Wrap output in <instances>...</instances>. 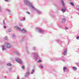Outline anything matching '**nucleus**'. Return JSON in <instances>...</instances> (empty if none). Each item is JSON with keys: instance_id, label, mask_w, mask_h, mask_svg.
I'll use <instances>...</instances> for the list:
<instances>
[{"instance_id": "f257e3e1", "label": "nucleus", "mask_w": 79, "mask_h": 79, "mask_svg": "<svg viewBox=\"0 0 79 79\" xmlns=\"http://www.w3.org/2000/svg\"><path fill=\"white\" fill-rule=\"evenodd\" d=\"M24 4L27 5V6H28V7H30L34 11H36L38 14H41L42 12L40 11L39 10H38V9H36V8H35L34 6L32 4V3H30L29 2V0H24Z\"/></svg>"}, {"instance_id": "f03ea898", "label": "nucleus", "mask_w": 79, "mask_h": 79, "mask_svg": "<svg viewBox=\"0 0 79 79\" xmlns=\"http://www.w3.org/2000/svg\"><path fill=\"white\" fill-rule=\"evenodd\" d=\"M15 29H17L19 31H22L23 33H24L26 32V30L25 28H23L22 29H21V28H19V27H17V26H15Z\"/></svg>"}, {"instance_id": "7ed1b4c3", "label": "nucleus", "mask_w": 79, "mask_h": 79, "mask_svg": "<svg viewBox=\"0 0 79 79\" xmlns=\"http://www.w3.org/2000/svg\"><path fill=\"white\" fill-rule=\"evenodd\" d=\"M32 54L35 56V60L36 61L37 60V59L39 57V56L38 55V53L37 52H33Z\"/></svg>"}, {"instance_id": "20e7f679", "label": "nucleus", "mask_w": 79, "mask_h": 79, "mask_svg": "<svg viewBox=\"0 0 79 79\" xmlns=\"http://www.w3.org/2000/svg\"><path fill=\"white\" fill-rule=\"evenodd\" d=\"M61 3L63 6L64 7V9H62L61 11H62V12H64V13L66 11V8H65V7H64V1H63V0H62L61 1Z\"/></svg>"}, {"instance_id": "39448f33", "label": "nucleus", "mask_w": 79, "mask_h": 79, "mask_svg": "<svg viewBox=\"0 0 79 79\" xmlns=\"http://www.w3.org/2000/svg\"><path fill=\"white\" fill-rule=\"evenodd\" d=\"M4 45L7 48H10L11 47V45L9 43H4Z\"/></svg>"}, {"instance_id": "423d86ee", "label": "nucleus", "mask_w": 79, "mask_h": 79, "mask_svg": "<svg viewBox=\"0 0 79 79\" xmlns=\"http://www.w3.org/2000/svg\"><path fill=\"white\" fill-rule=\"evenodd\" d=\"M35 30L38 32H39V33H41V34H43L44 32V31L39 29L38 27H36L35 28Z\"/></svg>"}, {"instance_id": "0eeeda50", "label": "nucleus", "mask_w": 79, "mask_h": 79, "mask_svg": "<svg viewBox=\"0 0 79 79\" xmlns=\"http://www.w3.org/2000/svg\"><path fill=\"white\" fill-rule=\"evenodd\" d=\"M15 60L16 61L19 63H20V64H22L23 63V62L21 60V59L19 58H15Z\"/></svg>"}, {"instance_id": "6e6552de", "label": "nucleus", "mask_w": 79, "mask_h": 79, "mask_svg": "<svg viewBox=\"0 0 79 79\" xmlns=\"http://www.w3.org/2000/svg\"><path fill=\"white\" fill-rule=\"evenodd\" d=\"M2 51H4L5 50H6V47H5V45H3L2 46Z\"/></svg>"}, {"instance_id": "1a4fd4ad", "label": "nucleus", "mask_w": 79, "mask_h": 79, "mask_svg": "<svg viewBox=\"0 0 79 79\" xmlns=\"http://www.w3.org/2000/svg\"><path fill=\"white\" fill-rule=\"evenodd\" d=\"M63 70L64 72H66L68 71V69L66 67H64L63 68Z\"/></svg>"}, {"instance_id": "9d476101", "label": "nucleus", "mask_w": 79, "mask_h": 79, "mask_svg": "<svg viewBox=\"0 0 79 79\" xmlns=\"http://www.w3.org/2000/svg\"><path fill=\"white\" fill-rule=\"evenodd\" d=\"M66 19L64 18L62 19V21L63 23H64L66 22Z\"/></svg>"}, {"instance_id": "9b49d317", "label": "nucleus", "mask_w": 79, "mask_h": 79, "mask_svg": "<svg viewBox=\"0 0 79 79\" xmlns=\"http://www.w3.org/2000/svg\"><path fill=\"white\" fill-rule=\"evenodd\" d=\"M29 72H27L26 73V74L25 75V77H28V76H29Z\"/></svg>"}, {"instance_id": "f8f14e48", "label": "nucleus", "mask_w": 79, "mask_h": 79, "mask_svg": "<svg viewBox=\"0 0 79 79\" xmlns=\"http://www.w3.org/2000/svg\"><path fill=\"white\" fill-rule=\"evenodd\" d=\"M68 51H67V49H65L64 51V52L63 53V55H66V53H67Z\"/></svg>"}, {"instance_id": "ddd939ff", "label": "nucleus", "mask_w": 79, "mask_h": 79, "mask_svg": "<svg viewBox=\"0 0 79 79\" xmlns=\"http://www.w3.org/2000/svg\"><path fill=\"white\" fill-rule=\"evenodd\" d=\"M34 71H35L34 69H32V71L31 72V74H32L34 73Z\"/></svg>"}, {"instance_id": "4468645a", "label": "nucleus", "mask_w": 79, "mask_h": 79, "mask_svg": "<svg viewBox=\"0 0 79 79\" xmlns=\"http://www.w3.org/2000/svg\"><path fill=\"white\" fill-rule=\"evenodd\" d=\"M6 65L8 66H11V64L10 63H8L6 64Z\"/></svg>"}, {"instance_id": "2eb2a0df", "label": "nucleus", "mask_w": 79, "mask_h": 79, "mask_svg": "<svg viewBox=\"0 0 79 79\" xmlns=\"http://www.w3.org/2000/svg\"><path fill=\"white\" fill-rule=\"evenodd\" d=\"M73 68L74 71H76L77 70V68L76 67H73Z\"/></svg>"}, {"instance_id": "dca6fc26", "label": "nucleus", "mask_w": 79, "mask_h": 79, "mask_svg": "<svg viewBox=\"0 0 79 79\" xmlns=\"http://www.w3.org/2000/svg\"><path fill=\"white\" fill-rule=\"evenodd\" d=\"M70 4L71 5H72V6H74V3H73V2H71L70 3Z\"/></svg>"}, {"instance_id": "f3484780", "label": "nucleus", "mask_w": 79, "mask_h": 79, "mask_svg": "<svg viewBox=\"0 0 79 79\" xmlns=\"http://www.w3.org/2000/svg\"><path fill=\"white\" fill-rule=\"evenodd\" d=\"M37 63H41L42 61L40 59H39V60L37 61Z\"/></svg>"}, {"instance_id": "a211bd4d", "label": "nucleus", "mask_w": 79, "mask_h": 79, "mask_svg": "<svg viewBox=\"0 0 79 79\" xmlns=\"http://www.w3.org/2000/svg\"><path fill=\"white\" fill-rule=\"evenodd\" d=\"M8 31L9 32H10L11 31V30L10 29H8Z\"/></svg>"}, {"instance_id": "6ab92c4d", "label": "nucleus", "mask_w": 79, "mask_h": 79, "mask_svg": "<svg viewBox=\"0 0 79 79\" xmlns=\"http://www.w3.org/2000/svg\"><path fill=\"white\" fill-rule=\"evenodd\" d=\"M5 2H10V0H4Z\"/></svg>"}, {"instance_id": "aec40b11", "label": "nucleus", "mask_w": 79, "mask_h": 79, "mask_svg": "<svg viewBox=\"0 0 79 79\" xmlns=\"http://www.w3.org/2000/svg\"><path fill=\"white\" fill-rule=\"evenodd\" d=\"M5 40H8V38L7 36H6L4 38Z\"/></svg>"}, {"instance_id": "412c9836", "label": "nucleus", "mask_w": 79, "mask_h": 79, "mask_svg": "<svg viewBox=\"0 0 79 79\" xmlns=\"http://www.w3.org/2000/svg\"><path fill=\"white\" fill-rule=\"evenodd\" d=\"M21 21H24L25 20V17H23V19H21Z\"/></svg>"}, {"instance_id": "4be33fe9", "label": "nucleus", "mask_w": 79, "mask_h": 79, "mask_svg": "<svg viewBox=\"0 0 79 79\" xmlns=\"http://www.w3.org/2000/svg\"><path fill=\"white\" fill-rule=\"evenodd\" d=\"M12 38H15V35H12Z\"/></svg>"}, {"instance_id": "5701e85b", "label": "nucleus", "mask_w": 79, "mask_h": 79, "mask_svg": "<svg viewBox=\"0 0 79 79\" xmlns=\"http://www.w3.org/2000/svg\"><path fill=\"white\" fill-rule=\"evenodd\" d=\"M40 67L41 68H43V66H42L41 64H40Z\"/></svg>"}, {"instance_id": "b1692460", "label": "nucleus", "mask_w": 79, "mask_h": 79, "mask_svg": "<svg viewBox=\"0 0 79 79\" xmlns=\"http://www.w3.org/2000/svg\"><path fill=\"white\" fill-rule=\"evenodd\" d=\"M24 41V38H22V39L21 40V42H23Z\"/></svg>"}, {"instance_id": "393cba45", "label": "nucleus", "mask_w": 79, "mask_h": 79, "mask_svg": "<svg viewBox=\"0 0 79 79\" xmlns=\"http://www.w3.org/2000/svg\"><path fill=\"white\" fill-rule=\"evenodd\" d=\"M79 10V6H77L76 7Z\"/></svg>"}, {"instance_id": "a878e982", "label": "nucleus", "mask_w": 79, "mask_h": 79, "mask_svg": "<svg viewBox=\"0 0 79 79\" xmlns=\"http://www.w3.org/2000/svg\"><path fill=\"white\" fill-rule=\"evenodd\" d=\"M19 26H23V24L21 23H19Z\"/></svg>"}, {"instance_id": "bb28decb", "label": "nucleus", "mask_w": 79, "mask_h": 79, "mask_svg": "<svg viewBox=\"0 0 79 79\" xmlns=\"http://www.w3.org/2000/svg\"><path fill=\"white\" fill-rule=\"evenodd\" d=\"M22 68L23 69H24L25 68H24V66H23L22 67Z\"/></svg>"}, {"instance_id": "cd10ccee", "label": "nucleus", "mask_w": 79, "mask_h": 79, "mask_svg": "<svg viewBox=\"0 0 79 79\" xmlns=\"http://www.w3.org/2000/svg\"><path fill=\"white\" fill-rule=\"evenodd\" d=\"M33 50H34V51L35 50V47H33Z\"/></svg>"}, {"instance_id": "c85d7f7f", "label": "nucleus", "mask_w": 79, "mask_h": 79, "mask_svg": "<svg viewBox=\"0 0 79 79\" xmlns=\"http://www.w3.org/2000/svg\"><path fill=\"white\" fill-rule=\"evenodd\" d=\"M6 11H8L9 12H10V10L8 9H6Z\"/></svg>"}, {"instance_id": "c756f323", "label": "nucleus", "mask_w": 79, "mask_h": 79, "mask_svg": "<svg viewBox=\"0 0 79 79\" xmlns=\"http://www.w3.org/2000/svg\"><path fill=\"white\" fill-rule=\"evenodd\" d=\"M16 79H19V76H17Z\"/></svg>"}, {"instance_id": "7c9ffc66", "label": "nucleus", "mask_w": 79, "mask_h": 79, "mask_svg": "<svg viewBox=\"0 0 79 79\" xmlns=\"http://www.w3.org/2000/svg\"><path fill=\"white\" fill-rule=\"evenodd\" d=\"M76 39H77V40H79V36H77V37Z\"/></svg>"}, {"instance_id": "2f4dec72", "label": "nucleus", "mask_w": 79, "mask_h": 79, "mask_svg": "<svg viewBox=\"0 0 79 79\" xmlns=\"http://www.w3.org/2000/svg\"><path fill=\"white\" fill-rule=\"evenodd\" d=\"M26 52L27 53H28V54H29V51H28V50L27 49L26 50Z\"/></svg>"}, {"instance_id": "473e14b6", "label": "nucleus", "mask_w": 79, "mask_h": 79, "mask_svg": "<svg viewBox=\"0 0 79 79\" xmlns=\"http://www.w3.org/2000/svg\"><path fill=\"white\" fill-rule=\"evenodd\" d=\"M26 13H27V14H28V15H30V13H29V12H26Z\"/></svg>"}, {"instance_id": "72a5a7b5", "label": "nucleus", "mask_w": 79, "mask_h": 79, "mask_svg": "<svg viewBox=\"0 0 79 79\" xmlns=\"http://www.w3.org/2000/svg\"><path fill=\"white\" fill-rule=\"evenodd\" d=\"M11 68H10L9 69V71H10V72H11Z\"/></svg>"}, {"instance_id": "f704fd0d", "label": "nucleus", "mask_w": 79, "mask_h": 79, "mask_svg": "<svg viewBox=\"0 0 79 79\" xmlns=\"http://www.w3.org/2000/svg\"><path fill=\"white\" fill-rule=\"evenodd\" d=\"M3 24L4 25L5 24V22L4 21H3Z\"/></svg>"}, {"instance_id": "c9c22d12", "label": "nucleus", "mask_w": 79, "mask_h": 79, "mask_svg": "<svg viewBox=\"0 0 79 79\" xmlns=\"http://www.w3.org/2000/svg\"><path fill=\"white\" fill-rule=\"evenodd\" d=\"M2 11V9L1 8V7L0 6V11Z\"/></svg>"}, {"instance_id": "e433bc0d", "label": "nucleus", "mask_w": 79, "mask_h": 79, "mask_svg": "<svg viewBox=\"0 0 79 79\" xmlns=\"http://www.w3.org/2000/svg\"><path fill=\"white\" fill-rule=\"evenodd\" d=\"M65 29H66V30H67V29H68V28L67 27H66Z\"/></svg>"}, {"instance_id": "4c0bfd02", "label": "nucleus", "mask_w": 79, "mask_h": 79, "mask_svg": "<svg viewBox=\"0 0 79 79\" xmlns=\"http://www.w3.org/2000/svg\"><path fill=\"white\" fill-rule=\"evenodd\" d=\"M56 42H59V40H56Z\"/></svg>"}, {"instance_id": "58836bf2", "label": "nucleus", "mask_w": 79, "mask_h": 79, "mask_svg": "<svg viewBox=\"0 0 79 79\" xmlns=\"http://www.w3.org/2000/svg\"><path fill=\"white\" fill-rule=\"evenodd\" d=\"M4 28L5 29L6 28V26H4Z\"/></svg>"}, {"instance_id": "ea45409f", "label": "nucleus", "mask_w": 79, "mask_h": 79, "mask_svg": "<svg viewBox=\"0 0 79 79\" xmlns=\"http://www.w3.org/2000/svg\"><path fill=\"white\" fill-rule=\"evenodd\" d=\"M62 61H64H64H65V60H64L63 59V60H62Z\"/></svg>"}, {"instance_id": "a19ab883", "label": "nucleus", "mask_w": 79, "mask_h": 79, "mask_svg": "<svg viewBox=\"0 0 79 79\" xmlns=\"http://www.w3.org/2000/svg\"><path fill=\"white\" fill-rule=\"evenodd\" d=\"M76 64H77L78 65H79V63H77Z\"/></svg>"}, {"instance_id": "79ce46f5", "label": "nucleus", "mask_w": 79, "mask_h": 79, "mask_svg": "<svg viewBox=\"0 0 79 79\" xmlns=\"http://www.w3.org/2000/svg\"><path fill=\"white\" fill-rule=\"evenodd\" d=\"M21 79H25V78H21Z\"/></svg>"}]
</instances>
